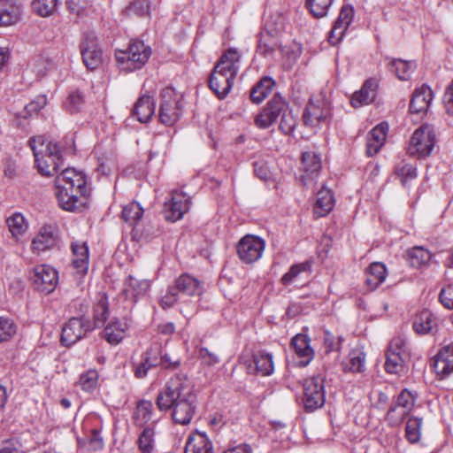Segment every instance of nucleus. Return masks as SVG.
I'll use <instances>...</instances> for the list:
<instances>
[{"label":"nucleus","mask_w":453,"mask_h":453,"mask_svg":"<svg viewBox=\"0 0 453 453\" xmlns=\"http://www.w3.org/2000/svg\"><path fill=\"white\" fill-rule=\"evenodd\" d=\"M156 404L161 411L172 410L175 423L189 424L197 407V397L188 375L184 372L174 374L158 393Z\"/></svg>","instance_id":"1"},{"label":"nucleus","mask_w":453,"mask_h":453,"mask_svg":"<svg viewBox=\"0 0 453 453\" xmlns=\"http://www.w3.org/2000/svg\"><path fill=\"white\" fill-rule=\"evenodd\" d=\"M151 55V48L143 41L131 40L127 50L117 49L115 58L119 67L126 72L141 69L148 62Z\"/></svg>","instance_id":"2"},{"label":"nucleus","mask_w":453,"mask_h":453,"mask_svg":"<svg viewBox=\"0 0 453 453\" xmlns=\"http://www.w3.org/2000/svg\"><path fill=\"white\" fill-rule=\"evenodd\" d=\"M436 143V135L432 125L423 124L412 134L408 152L411 156L425 158L431 155Z\"/></svg>","instance_id":"3"},{"label":"nucleus","mask_w":453,"mask_h":453,"mask_svg":"<svg viewBox=\"0 0 453 453\" xmlns=\"http://www.w3.org/2000/svg\"><path fill=\"white\" fill-rule=\"evenodd\" d=\"M79 48L88 70L95 71L103 65L104 52L94 32L83 33Z\"/></svg>","instance_id":"4"},{"label":"nucleus","mask_w":453,"mask_h":453,"mask_svg":"<svg viewBox=\"0 0 453 453\" xmlns=\"http://www.w3.org/2000/svg\"><path fill=\"white\" fill-rule=\"evenodd\" d=\"M325 379L321 375L312 376L303 382V406L306 412H312L324 406Z\"/></svg>","instance_id":"5"},{"label":"nucleus","mask_w":453,"mask_h":453,"mask_svg":"<svg viewBox=\"0 0 453 453\" xmlns=\"http://www.w3.org/2000/svg\"><path fill=\"white\" fill-rule=\"evenodd\" d=\"M94 329L95 326L88 318L85 316L73 317L62 327L61 343L66 347L72 346Z\"/></svg>","instance_id":"6"},{"label":"nucleus","mask_w":453,"mask_h":453,"mask_svg":"<svg viewBox=\"0 0 453 453\" xmlns=\"http://www.w3.org/2000/svg\"><path fill=\"white\" fill-rule=\"evenodd\" d=\"M288 106V102L280 93L274 94L255 117V125L261 129L270 127Z\"/></svg>","instance_id":"7"},{"label":"nucleus","mask_w":453,"mask_h":453,"mask_svg":"<svg viewBox=\"0 0 453 453\" xmlns=\"http://www.w3.org/2000/svg\"><path fill=\"white\" fill-rule=\"evenodd\" d=\"M161 96L159 120L165 126H173L182 116L184 109L183 96L177 98L173 89L171 92L162 93Z\"/></svg>","instance_id":"8"},{"label":"nucleus","mask_w":453,"mask_h":453,"mask_svg":"<svg viewBox=\"0 0 453 453\" xmlns=\"http://www.w3.org/2000/svg\"><path fill=\"white\" fill-rule=\"evenodd\" d=\"M414 402L415 397L411 392L406 388L402 390L386 414L385 418L388 424L391 426L400 425L412 409Z\"/></svg>","instance_id":"9"},{"label":"nucleus","mask_w":453,"mask_h":453,"mask_svg":"<svg viewBox=\"0 0 453 453\" xmlns=\"http://www.w3.org/2000/svg\"><path fill=\"white\" fill-rule=\"evenodd\" d=\"M31 280L35 290L48 295L58 284V272L50 265H40L35 267Z\"/></svg>","instance_id":"10"},{"label":"nucleus","mask_w":453,"mask_h":453,"mask_svg":"<svg viewBox=\"0 0 453 453\" xmlns=\"http://www.w3.org/2000/svg\"><path fill=\"white\" fill-rule=\"evenodd\" d=\"M265 249V242L255 235L247 234L237 245V253L242 261L251 264L257 261Z\"/></svg>","instance_id":"11"},{"label":"nucleus","mask_w":453,"mask_h":453,"mask_svg":"<svg viewBox=\"0 0 453 453\" xmlns=\"http://www.w3.org/2000/svg\"><path fill=\"white\" fill-rule=\"evenodd\" d=\"M190 203V198L184 193H174L169 201L165 202L162 215L166 221L173 223L189 210Z\"/></svg>","instance_id":"12"},{"label":"nucleus","mask_w":453,"mask_h":453,"mask_svg":"<svg viewBox=\"0 0 453 453\" xmlns=\"http://www.w3.org/2000/svg\"><path fill=\"white\" fill-rule=\"evenodd\" d=\"M77 183V193L81 196L87 194V177L82 172H78L73 168H66L61 171L56 178L55 184L57 191L66 188L73 189V183Z\"/></svg>","instance_id":"13"},{"label":"nucleus","mask_w":453,"mask_h":453,"mask_svg":"<svg viewBox=\"0 0 453 453\" xmlns=\"http://www.w3.org/2000/svg\"><path fill=\"white\" fill-rule=\"evenodd\" d=\"M404 347L405 342L401 338H396L390 342L385 362V370L387 372L396 374L403 370L404 362L403 354L404 353Z\"/></svg>","instance_id":"14"},{"label":"nucleus","mask_w":453,"mask_h":453,"mask_svg":"<svg viewBox=\"0 0 453 453\" xmlns=\"http://www.w3.org/2000/svg\"><path fill=\"white\" fill-rule=\"evenodd\" d=\"M159 346L155 345L147 349L141 356L139 361L132 362V370L137 379H143L147 376L150 368L158 365Z\"/></svg>","instance_id":"15"},{"label":"nucleus","mask_w":453,"mask_h":453,"mask_svg":"<svg viewBox=\"0 0 453 453\" xmlns=\"http://www.w3.org/2000/svg\"><path fill=\"white\" fill-rule=\"evenodd\" d=\"M59 205L62 209L69 211H75L83 208L88 203V196L89 192L87 189L86 196H81L80 193L73 191V189H59L56 193Z\"/></svg>","instance_id":"16"},{"label":"nucleus","mask_w":453,"mask_h":453,"mask_svg":"<svg viewBox=\"0 0 453 453\" xmlns=\"http://www.w3.org/2000/svg\"><path fill=\"white\" fill-rule=\"evenodd\" d=\"M150 288V280H139L130 274L123 281L122 294L126 300L136 303L140 297L147 294Z\"/></svg>","instance_id":"17"},{"label":"nucleus","mask_w":453,"mask_h":453,"mask_svg":"<svg viewBox=\"0 0 453 453\" xmlns=\"http://www.w3.org/2000/svg\"><path fill=\"white\" fill-rule=\"evenodd\" d=\"M433 90L426 84H423L420 88H416L411 98L409 105L410 113L418 114L422 111H427L433 100Z\"/></svg>","instance_id":"18"},{"label":"nucleus","mask_w":453,"mask_h":453,"mask_svg":"<svg viewBox=\"0 0 453 453\" xmlns=\"http://www.w3.org/2000/svg\"><path fill=\"white\" fill-rule=\"evenodd\" d=\"M73 255V265L81 276L87 274L89 265V251L87 242L75 241L71 243Z\"/></svg>","instance_id":"19"},{"label":"nucleus","mask_w":453,"mask_h":453,"mask_svg":"<svg viewBox=\"0 0 453 453\" xmlns=\"http://www.w3.org/2000/svg\"><path fill=\"white\" fill-rule=\"evenodd\" d=\"M155 112V101L149 94L142 95L134 104L131 115L141 123L149 122Z\"/></svg>","instance_id":"20"},{"label":"nucleus","mask_w":453,"mask_h":453,"mask_svg":"<svg viewBox=\"0 0 453 453\" xmlns=\"http://www.w3.org/2000/svg\"><path fill=\"white\" fill-rule=\"evenodd\" d=\"M434 367L441 379L453 372V342L439 350L434 357Z\"/></svg>","instance_id":"21"},{"label":"nucleus","mask_w":453,"mask_h":453,"mask_svg":"<svg viewBox=\"0 0 453 453\" xmlns=\"http://www.w3.org/2000/svg\"><path fill=\"white\" fill-rule=\"evenodd\" d=\"M21 17V5L17 0H0V27L16 24Z\"/></svg>","instance_id":"22"},{"label":"nucleus","mask_w":453,"mask_h":453,"mask_svg":"<svg viewBox=\"0 0 453 453\" xmlns=\"http://www.w3.org/2000/svg\"><path fill=\"white\" fill-rule=\"evenodd\" d=\"M127 329V322L113 318L104 327L102 337L111 345H118L125 338Z\"/></svg>","instance_id":"23"},{"label":"nucleus","mask_w":453,"mask_h":453,"mask_svg":"<svg viewBox=\"0 0 453 453\" xmlns=\"http://www.w3.org/2000/svg\"><path fill=\"white\" fill-rule=\"evenodd\" d=\"M388 130V124L380 123L369 132L366 142V154L368 157H372L379 152L386 141Z\"/></svg>","instance_id":"24"},{"label":"nucleus","mask_w":453,"mask_h":453,"mask_svg":"<svg viewBox=\"0 0 453 453\" xmlns=\"http://www.w3.org/2000/svg\"><path fill=\"white\" fill-rule=\"evenodd\" d=\"M173 287L178 294L190 296H200L203 291L201 281L188 273L180 275Z\"/></svg>","instance_id":"25"},{"label":"nucleus","mask_w":453,"mask_h":453,"mask_svg":"<svg viewBox=\"0 0 453 453\" xmlns=\"http://www.w3.org/2000/svg\"><path fill=\"white\" fill-rule=\"evenodd\" d=\"M184 453H212V443L205 433L196 431L189 434Z\"/></svg>","instance_id":"26"},{"label":"nucleus","mask_w":453,"mask_h":453,"mask_svg":"<svg viewBox=\"0 0 453 453\" xmlns=\"http://www.w3.org/2000/svg\"><path fill=\"white\" fill-rule=\"evenodd\" d=\"M334 197L331 189L323 187L318 193L316 202L313 205L314 218H320L327 215L334 208Z\"/></svg>","instance_id":"27"},{"label":"nucleus","mask_w":453,"mask_h":453,"mask_svg":"<svg viewBox=\"0 0 453 453\" xmlns=\"http://www.w3.org/2000/svg\"><path fill=\"white\" fill-rule=\"evenodd\" d=\"M291 346L296 354L303 358L300 364L303 366L307 365L314 357V351L310 345V339L306 334H298L291 340Z\"/></svg>","instance_id":"28"},{"label":"nucleus","mask_w":453,"mask_h":453,"mask_svg":"<svg viewBox=\"0 0 453 453\" xmlns=\"http://www.w3.org/2000/svg\"><path fill=\"white\" fill-rule=\"evenodd\" d=\"M412 327L418 334L432 333L437 327V319L429 310H423L415 316Z\"/></svg>","instance_id":"29"},{"label":"nucleus","mask_w":453,"mask_h":453,"mask_svg":"<svg viewBox=\"0 0 453 453\" xmlns=\"http://www.w3.org/2000/svg\"><path fill=\"white\" fill-rule=\"evenodd\" d=\"M275 84L271 76L262 77L250 89V99L252 103L259 104L269 96Z\"/></svg>","instance_id":"30"},{"label":"nucleus","mask_w":453,"mask_h":453,"mask_svg":"<svg viewBox=\"0 0 453 453\" xmlns=\"http://www.w3.org/2000/svg\"><path fill=\"white\" fill-rule=\"evenodd\" d=\"M387 269L384 264L374 262L365 271V285L368 289L375 290L386 279Z\"/></svg>","instance_id":"31"},{"label":"nucleus","mask_w":453,"mask_h":453,"mask_svg":"<svg viewBox=\"0 0 453 453\" xmlns=\"http://www.w3.org/2000/svg\"><path fill=\"white\" fill-rule=\"evenodd\" d=\"M311 273V262L307 260L303 263H298L291 265L289 270L281 277L280 282L284 286L297 283L302 275L309 276Z\"/></svg>","instance_id":"32"},{"label":"nucleus","mask_w":453,"mask_h":453,"mask_svg":"<svg viewBox=\"0 0 453 453\" xmlns=\"http://www.w3.org/2000/svg\"><path fill=\"white\" fill-rule=\"evenodd\" d=\"M211 73H216L218 76H221L222 85H224L225 89L223 94H228L237 74V68L222 60H219Z\"/></svg>","instance_id":"33"},{"label":"nucleus","mask_w":453,"mask_h":453,"mask_svg":"<svg viewBox=\"0 0 453 453\" xmlns=\"http://www.w3.org/2000/svg\"><path fill=\"white\" fill-rule=\"evenodd\" d=\"M57 242L56 234L50 231L49 228L42 230L33 239L32 250L34 251L42 252L52 248Z\"/></svg>","instance_id":"34"},{"label":"nucleus","mask_w":453,"mask_h":453,"mask_svg":"<svg viewBox=\"0 0 453 453\" xmlns=\"http://www.w3.org/2000/svg\"><path fill=\"white\" fill-rule=\"evenodd\" d=\"M303 124L307 127H317L325 121V116L322 117L320 106L313 103L312 99H310L307 105L304 108L303 113Z\"/></svg>","instance_id":"35"},{"label":"nucleus","mask_w":453,"mask_h":453,"mask_svg":"<svg viewBox=\"0 0 453 453\" xmlns=\"http://www.w3.org/2000/svg\"><path fill=\"white\" fill-rule=\"evenodd\" d=\"M143 212L144 210L142 205L138 202L133 201L123 207L121 218L127 224L135 226L142 219Z\"/></svg>","instance_id":"36"},{"label":"nucleus","mask_w":453,"mask_h":453,"mask_svg":"<svg viewBox=\"0 0 453 453\" xmlns=\"http://www.w3.org/2000/svg\"><path fill=\"white\" fill-rule=\"evenodd\" d=\"M253 362L257 371L262 375H270L273 372V356L265 351H257L253 354Z\"/></svg>","instance_id":"37"},{"label":"nucleus","mask_w":453,"mask_h":453,"mask_svg":"<svg viewBox=\"0 0 453 453\" xmlns=\"http://www.w3.org/2000/svg\"><path fill=\"white\" fill-rule=\"evenodd\" d=\"M365 355L359 349H351L348 360L342 364L343 372H360L365 365Z\"/></svg>","instance_id":"38"},{"label":"nucleus","mask_w":453,"mask_h":453,"mask_svg":"<svg viewBox=\"0 0 453 453\" xmlns=\"http://www.w3.org/2000/svg\"><path fill=\"white\" fill-rule=\"evenodd\" d=\"M413 64L411 61L401 58H392L388 63V68L391 73L401 81H408L411 78V70Z\"/></svg>","instance_id":"39"},{"label":"nucleus","mask_w":453,"mask_h":453,"mask_svg":"<svg viewBox=\"0 0 453 453\" xmlns=\"http://www.w3.org/2000/svg\"><path fill=\"white\" fill-rule=\"evenodd\" d=\"M109 315V303L107 298L106 296H102L96 302L93 309L94 321L92 324L95 326V328L104 326Z\"/></svg>","instance_id":"40"},{"label":"nucleus","mask_w":453,"mask_h":453,"mask_svg":"<svg viewBox=\"0 0 453 453\" xmlns=\"http://www.w3.org/2000/svg\"><path fill=\"white\" fill-rule=\"evenodd\" d=\"M152 408L153 405L150 401H140L134 415V424L138 426H142L148 423L152 417Z\"/></svg>","instance_id":"41"},{"label":"nucleus","mask_w":453,"mask_h":453,"mask_svg":"<svg viewBox=\"0 0 453 453\" xmlns=\"http://www.w3.org/2000/svg\"><path fill=\"white\" fill-rule=\"evenodd\" d=\"M35 142H38L41 145H43L46 140L44 136L31 137L28 141V143L33 150L35 156V164L38 172L42 176L50 177L52 175V173L49 169V164L46 161L39 158V154L35 150V146L34 145Z\"/></svg>","instance_id":"42"},{"label":"nucleus","mask_w":453,"mask_h":453,"mask_svg":"<svg viewBox=\"0 0 453 453\" xmlns=\"http://www.w3.org/2000/svg\"><path fill=\"white\" fill-rule=\"evenodd\" d=\"M333 2L334 0H306L305 7L314 18L320 19L327 15Z\"/></svg>","instance_id":"43"},{"label":"nucleus","mask_w":453,"mask_h":453,"mask_svg":"<svg viewBox=\"0 0 453 453\" xmlns=\"http://www.w3.org/2000/svg\"><path fill=\"white\" fill-rule=\"evenodd\" d=\"M301 163L307 173H316L321 169V159L316 152L304 151L302 153Z\"/></svg>","instance_id":"44"},{"label":"nucleus","mask_w":453,"mask_h":453,"mask_svg":"<svg viewBox=\"0 0 453 453\" xmlns=\"http://www.w3.org/2000/svg\"><path fill=\"white\" fill-rule=\"evenodd\" d=\"M257 52L265 57L273 54L274 52V47L276 45L273 35L269 31L260 32L257 35Z\"/></svg>","instance_id":"45"},{"label":"nucleus","mask_w":453,"mask_h":453,"mask_svg":"<svg viewBox=\"0 0 453 453\" xmlns=\"http://www.w3.org/2000/svg\"><path fill=\"white\" fill-rule=\"evenodd\" d=\"M409 263L414 268H420L431 259V253L422 247H414L408 252Z\"/></svg>","instance_id":"46"},{"label":"nucleus","mask_w":453,"mask_h":453,"mask_svg":"<svg viewBox=\"0 0 453 453\" xmlns=\"http://www.w3.org/2000/svg\"><path fill=\"white\" fill-rule=\"evenodd\" d=\"M297 117L294 115L290 106L280 115L279 129L287 135L292 134L297 125Z\"/></svg>","instance_id":"47"},{"label":"nucleus","mask_w":453,"mask_h":453,"mask_svg":"<svg viewBox=\"0 0 453 453\" xmlns=\"http://www.w3.org/2000/svg\"><path fill=\"white\" fill-rule=\"evenodd\" d=\"M422 418L418 417H411L405 427V436L411 443H416L420 440Z\"/></svg>","instance_id":"48"},{"label":"nucleus","mask_w":453,"mask_h":453,"mask_svg":"<svg viewBox=\"0 0 453 453\" xmlns=\"http://www.w3.org/2000/svg\"><path fill=\"white\" fill-rule=\"evenodd\" d=\"M16 323L8 317L0 316V342L11 341L17 334Z\"/></svg>","instance_id":"49"},{"label":"nucleus","mask_w":453,"mask_h":453,"mask_svg":"<svg viewBox=\"0 0 453 453\" xmlns=\"http://www.w3.org/2000/svg\"><path fill=\"white\" fill-rule=\"evenodd\" d=\"M155 431L153 426H146L138 438V447L142 453H151L154 449Z\"/></svg>","instance_id":"50"},{"label":"nucleus","mask_w":453,"mask_h":453,"mask_svg":"<svg viewBox=\"0 0 453 453\" xmlns=\"http://www.w3.org/2000/svg\"><path fill=\"white\" fill-rule=\"evenodd\" d=\"M58 0H33L31 6L36 14L41 17L51 15L57 8Z\"/></svg>","instance_id":"51"},{"label":"nucleus","mask_w":453,"mask_h":453,"mask_svg":"<svg viewBox=\"0 0 453 453\" xmlns=\"http://www.w3.org/2000/svg\"><path fill=\"white\" fill-rule=\"evenodd\" d=\"M127 16L135 15L143 17L150 15V2L148 0H133L124 10Z\"/></svg>","instance_id":"52"},{"label":"nucleus","mask_w":453,"mask_h":453,"mask_svg":"<svg viewBox=\"0 0 453 453\" xmlns=\"http://www.w3.org/2000/svg\"><path fill=\"white\" fill-rule=\"evenodd\" d=\"M354 13L355 10L351 4L342 5L340 10L339 16L334 22L335 24V28H342L343 26L345 25V27L343 29L347 30L353 20Z\"/></svg>","instance_id":"53"},{"label":"nucleus","mask_w":453,"mask_h":453,"mask_svg":"<svg viewBox=\"0 0 453 453\" xmlns=\"http://www.w3.org/2000/svg\"><path fill=\"white\" fill-rule=\"evenodd\" d=\"M46 103L47 98L45 96H38L35 100L27 104L24 110L17 114V117L27 119L33 114H37L45 106Z\"/></svg>","instance_id":"54"},{"label":"nucleus","mask_w":453,"mask_h":453,"mask_svg":"<svg viewBox=\"0 0 453 453\" xmlns=\"http://www.w3.org/2000/svg\"><path fill=\"white\" fill-rule=\"evenodd\" d=\"M45 153L52 160L54 165L52 170L55 173L58 172L63 162V156L60 151L59 145L57 142H53L51 141L48 142Z\"/></svg>","instance_id":"55"},{"label":"nucleus","mask_w":453,"mask_h":453,"mask_svg":"<svg viewBox=\"0 0 453 453\" xmlns=\"http://www.w3.org/2000/svg\"><path fill=\"white\" fill-rule=\"evenodd\" d=\"M55 65V59L45 51L42 52L35 61L37 74L41 76H45Z\"/></svg>","instance_id":"56"},{"label":"nucleus","mask_w":453,"mask_h":453,"mask_svg":"<svg viewBox=\"0 0 453 453\" xmlns=\"http://www.w3.org/2000/svg\"><path fill=\"white\" fill-rule=\"evenodd\" d=\"M84 104V96L82 92L79 89H76L73 93H71L65 102L66 110L70 113L79 112Z\"/></svg>","instance_id":"57"},{"label":"nucleus","mask_w":453,"mask_h":453,"mask_svg":"<svg viewBox=\"0 0 453 453\" xmlns=\"http://www.w3.org/2000/svg\"><path fill=\"white\" fill-rule=\"evenodd\" d=\"M395 173L400 177L403 186L405 187L409 180L417 177V168L411 164H404L395 166Z\"/></svg>","instance_id":"58"},{"label":"nucleus","mask_w":453,"mask_h":453,"mask_svg":"<svg viewBox=\"0 0 453 453\" xmlns=\"http://www.w3.org/2000/svg\"><path fill=\"white\" fill-rule=\"evenodd\" d=\"M97 380V372L96 370H88V372L81 374L79 382L83 390L90 392L96 388Z\"/></svg>","instance_id":"59"},{"label":"nucleus","mask_w":453,"mask_h":453,"mask_svg":"<svg viewBox=\"0 0 453 453\" xmlns=\"http://www.w3.org/2000/svg\"><path fill=\"white\" fill-rule=\"evenodd\" d=\"M376 93H372V95L369 94L367 91H364L362 88L358 91H356L350 100V104L354 108H358L364 104H368L375 99Z\"/></svg>","instance_id":"60"},{"label":"nucleus","mask_w":453,"mask_h":453,"mask_svg":"<svg viewBox=\"0 0 453 453\" xmlns=\"http://www.w3.org/2000/svg\"><path fill=\"white\" fill-rule=\"evenodd\" d=\"M198 356L202 364L207 366H214L220 361L216 352L211 351L208 348L204 347L200 348Z\"/></svg>","instance_id":"61"},{"label":"nucleus","mask_w":453,"mask_h":453,"mask_svg":"<svg viewBox=\"0 0 453 453\" xmlns=\"http://www.w3.org/2000/svg\"><path fill=\"white\" fill-rule=\"evenodd\" d=\"M209 88L214 92L219 99L225 98L228 94L224 93V85H222L221 76L216 73H211L208 80Z\"/></svg>","instance_id":"62"},{"label":"nucleus","mask_w":453,"mask_h":453,"mask_svg":"<svg viewBox=\"0 0 453 453\" xmlns=\"http://www.w3.org/2000/svg\"><path fill=\"white\" fill-rule=\"evenodd\" d=\"M439 299L445 308L453 309V284H449L441 288Z\"/></svg>","instance_id":"63"},{"label":"nucleus","mask_w":453,"mask_h":453,"mask_svg":"<svg viewBox=\"0 0 453 453\" xmlns=\"http://www.w3.org/2000/svg\"><path fill=\"white\" fill-rule=\"evenodd\" d=\"M0 453H24V451L19 440L11 439L4 442Z\"/></svg>","instance_id":"64"}]
</instances>
